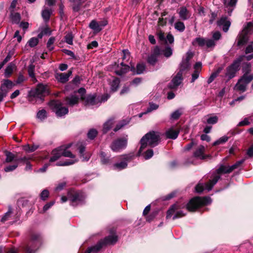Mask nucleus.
Segmentation results:
<instances>
[{
    "instance_id": "f257e3e1",
    "label": "nucleus",
    "mask_w": 253,
    "mask_h": 253,
    "mask_svg": "<svg viewBox=\"0 0 253 253\" xmlns=\"http://www.w3.org/2000/svg\"><path fill=\"white\" fill-rule=\"evenodd\" d=\"M160 141L159 132L156 131H150L146 133L140 140L141 146L139 153H141L148 145L154 147L157 146Z\"/></svg>"
},
{
    "instance_id": "ea45409f",
    "label": "nucleus",
    "mask_w": 253,
    "mask_h": 253,
    "mask_svg": "<svg viewBox=\"0 0 253 253\" xmlns=\"http://www.w3.org/2000/svg\"><path fill=\"white\" fill-rule=\"evenodd\" d=\"M90 28L96 32H100L102 30V28L99 24L95 20H92L89 24Z\"/></svg>"
},
{
    "instance_id": "49530a36",
    "label": "nucleus",
    "mask_w": 253,
    "mask_h": 253,
    "mask_svg": "<svg viewBox=\"0 0 253 253\" xmlns=\"http://www.w3.org/2000/svg\"><path fill=\"white\" fill-rule=\"evenodd\" d=\"M211 180H210L209 182H207L205 184V186L203 185L202 184L199 183L197 185V186L195 187L196 191L198 193H201L204 191V189L207 190L208 191H209L207 188V184L211 182Z\"/></svg>"
},
{
    "instance_id": "8fccbe9b",
    "label": "nucleus",
    "mask_w": 253,
    "mask_h": 253,
    "mask_svg": "<svg viewBox=\"0 0 253 253\" xmlns=\"http://www.w3.org/2000/svg\"><path fill=\"white\" fill-rule=\"evenodd\" d=\"M37 117L38 119H39L41 120H43L45 119L47 117L46 111L44 109L40 110L37 113Z\"/></svg>"
},
{
    "instance_id": "cd10ccee",
    "label": "nucleus",
    "mask_w": 253,
    "mask_h": 253,
    "mask_svg": "<svg viewBox=\"0 0 253 253\" xmlns=\"http://www.w3.org/2000/svg\"><path fill=\"white\" fill-rule=\"evenodd\" d=\"M248 41V36L246 32L243 31L242 33L239 34L237 39V45L241 46L245 44Z\"/></svg>"
},
{
    "instance_id": "b1692460",
    "label": "nucleus",
    "mask_w": 253,
    "mask_h": 253,
    "mask_svg": "<svg viewBox=\"0 0 253 253\" xmlns=\"http://www.w3.org/2000/svg\"><path fill=\"white\" fill-rule=\"evenodd\" d=\"M71 146V144H69L66 145H63L60 146V149L62 156L66 157H69L71 158H75V156L68 149Z\"/></svg>"
},
{
    "instance_id": "6ab92c4d",
    "label": "nucleus",
    "mask_w": 253,
    "mask_h": 253,
    "mask_svg": "<svg viewBox=\"0 0 253 253\" xmlns=\"http://www.w3.org/2000/svg\"><path fill=\"white\" fill-rule=\"evenodd\" d=\"M245 54L240 56H243V60L245 58L247 60L250 61L253 58V41L246 46Z\"/></svg>"
},
{
    "instance_id": "3c124183",
    "label": "nucleus",
    "mask_w": 253,
    "mask_h": 253,
    "mask_svg": "<svg viewBox=\"0 0 253 253\" xmlns=\"http://www.w3.org/2000/svg\"><path fill=\"white\" fill-rule=\"evenodd\" d=\"M229 137L226 136H223L220 137L219 139L215 141L213 143V145L215 146L217 145H219L220 144H223L228 141Z\"/></svg>"
},
{
    "instance_id": "1a4fd4ad",
    "label": "nucleus",
    "mask_w": 253,
    "mask_h": 253,
    "mask_svg": "<svg viewBox=\"0 0 253 253\" xmlns=\"http://www.w3.org/2000/svg\"><path fill=\"white\" fill-rule=\"evenodd\" d=\"M127 143L126 137L119 138L113 141L110 145V148L114 152H120L126 148Z\"/></svg>"
},
{
    "instance_id": "09e8293b",
    "label": "nucleus",
    "mask_w": 253,
    "mask_h": 253,
    "mask_svg": "<svg viewBox=\"0 0 253 253\" xmlns=\"http://www.w3.org/2000/svg\"><path fill=\"white\" fill-rule=\"evenodd\" d=\"M11 20L14 23H18L21 19V16L18 13H13L11 15Z\"/></svg>"
},
{
    "instance_id": "c03bdc74",
    "label": "nucleus",
    "mask_w": 253,
    "mask_h": 253,
    "mask_svg": "<svg viewBox=\"0 0 253 253\" xmlns=\"http://www.w3.org/2000/svg\"><path fill=\"white\" fill-rule=\"evenodd\" d=\"M5 154L6 157L5 162L10 163L13 161L15 162V160L16 159L15 158V156L13 153L8 151H6Z\"/></svg>"
},
{
    "instance_id": "bb28decb",
    "label": "nucleus",
    "mask_w": 253,
    "mask_h": 253,
    "mask_svg": "<svg viewBox=\"0 0 253 253\" xmlns=\"http://www.w3.org/2000/svg\"><path fill=\"white\" fill-rule=\"evenodd\" d=\"M103 247L104 246H103L102 242L99 241L95 245L88 248L84 253H97L103 248Z\"/></svg>"
},
{
    "instance_id": "20e7f679",
    "label": "nucleus",
    "mask_w": 253,
    "mask_h": 253,
    "mask_svg": "<svg viewBox=\"0 0 253 253\" xmlns=\"http://www.w3.org/2000/svg\"><path fill=\"white\" fill-rule=\"evenodd\" d=\"M230 166H226L223 165H220L219 168L217 169L215 173L213 174L212 179L211 182L207 184V188L209 191H210L212 188L213 186L217 182L218 180L220 178V174L222 173H229L232 171L230 170Z\"/></svg>"
},
{
    "instance_id": "7ed1b4c3",
    "label": "nucleus",
    "mask_w": 253,
    "mask_h": 253,
    "mask_svg": "<svg viewBox=\"0 0 253 253\" xmlns=\"http://www.w3.org/2000/svg\"><path fill=\"white\" fill-rule=\"evenodd\" d=\"M211 199L209 197H195L192 199L186 205L187 209L190 211H194L199 207L211 204Z\"/></svg>"
},
{
    "instance_id": "393cba45",
    "label": "nucleus",
    "mask_w": 253,
    "mask_h": 253,
    "mask_svg": "<svg viewBox=\"0 0 253 253\" xmlns=\"http://www.w3.org/2000/svg\"><path fill=\"white\" fill-rule=\"evenodd\" d=\"M194 71L192 75L191 83L194 82L199 77V74L202 69L201 62H197L194 65Z\"/></svg>"
},
{
    "instance_id": "6e6552de",
    "label": "nucleus",
    "mask_w": 253,
    "mask_h": 253,
    "mask_svg": "<svg viewBox=\"0 0 253 253\" xmlns=\"http://www.w3.org/2000/svg\"><path fill=\"white\" fill-rule=\"evenodd\" d=\"M243 61V56H239L233 63L226 68L225 76L229 79H231L235 76V74L239 69L240 63Z\"/></svg>"
},
{
    "instance_id": "9d476101",
    "label": "nucleus",
    "mask_w": 253,
    "mask_h": 253,
    "mask_svg": "<svg viewBox=\"0 0 253 253\" xmlns=\"http://www.w3.org/2000/svg\"><path fill=\"white\" fill-rule=\"evenodd\" d=\"M192 43L194 46L198 45L200 47L206 46L207 48H213L215 45L213 40L202 37L196 38L192 41Z\"/></svg>"
},
{
    "instance_id": "e2e57ef3",
    "label": "nucleus",
    "mask_w": 253,
    "mask_h": 253,
    "mask_svg": "<svg viewBox=\"0 0 253 253\" xmlns=\"http://www.w3.org/2000/svg\"><path fill=\"white\" fill-rule=\"evenodd\" d=\"M159 107V105L155 104V103H152V102H151L149 103V107L147 108V112H150L153 110H155L156 109H157Z\"/></svg>"
},
{
    "instance_id": "de8ad7c7",
    "label": "nucleus",
    "mask_w": 253,
    "mask_h": 253,
    "mask_svg": "<svg viewBox=\"0 0 253 253\" xmlns=\"http://www.w3.org/2000/svg\"><path fill=\"white\" fill-rule=\"evenodd\" d=\"M139 155H143L144 156V158L146 160L149 159L151 158L153 156V151L152 149H148L144 153H142V152L141 153L138 152Z\"/></svg>"
},
{
    "instance_id": "c756f323",
    "label": "nucleus",
    "mask_w": 253,
    "mask_h": 253,
    "mask_svg": "<svg viewBox=\"0 0 253 253\" xmlns=\"http://www.w3.org/2000/svg\"><path fill=\"white\" fill-rule=\"evenodd\" d=\"M51 157L50 158L49 162H53L59 159L62 156L60 147L55 149L52 151Z\"/></svg>"
},
{
    "instance_id": "680f3d73",
    "label": "nucleus",
    "mask_w": 253,
    "mask_h": 253,
    "mask_svg": "<svg viewBox=\"0 0 253 253\" xmlns=\"http://www.w3.org/2000/svg\"><path fill=\"white\" fill-rule=\"evenodd\" d=\"M65 42L69 44H73V36L72 33H68L65 37Z\"/></svg>"
},
{
    "instance_id": "f704fd0d",
    "label": "nucleus",
    "mask_w": 253,
    "mask_h": 253,
    "mask_svg": "<svg viewBox=\"0 0 253 253\" xmlns=\"http://www.w3.org/2000/svg\"><path fill=\"white\" fill-rule=\"evenodd\" d=\"M161 54H163L166 57H169L172 54V49L169 45H167L164 48L161 49Z\"/></svg>"
},
{
    "instance_id": "423d86ee",
    "label": "nucleus",
    "mask_w": 253,
    "mask_h": 253,
    "mask_svg": "<svg viewBox=\"0 0 253 253\" xmlns=\"http://www.w3.org/2000/svg\"><path fill=\"white\" fill-rule=\"evenodd\" d=\"M41 244V236L39 234L32 235L31 241L25 248L26 253H34Z\"/></svg>"
},
{
    "instance_id": "dca6fc26",
    "label": "nucleus",
    "mask_w": 253,
    "mask_h": 253,
    "mask_svg": "<svg viewBox=\"0 0 253 253\" xmlns=\"http://www.w3.org/2000/svg\"><path fill=\"white\" fill-rule=\"evenodd\" d=\"M238 0H223V2L226 10L229 15H231L232 11L236 7Z\"/></svg>"
},
{
    "instance_id": "f3484780",
    "label": "nucleus",
    "mask_w": 253,
    "mask_h": 253,
    "mask_svg": "<svg viewBox=\"0 0 253 253\" xmlns=\"http://www.w3.org/2000/svg\"><path fill=\"white\" fill-rule=\"evenodd\" d=\"M182 75L181 72H178L169 84V87L173 89L179 85L182 80Z\"/></svg>"
},
{
    "instance_id": "79ce46f5",
    "label": "nucleus",
    "mask_w": 253,
    "mask_h": 253,
    "mask_svg": "<svg viewBox=\"0 0 253 253\" xmlns=\"http://www.w3.org/2000/svg\"><path fill=\"white\" fill-rule=\"evenodd\" d=\"M174 28L177 31L180 32H183L185 29L184 23L180 21H177L175 23Z\"/></svg>"
},
{
    "instance_id": "4c0bfd02",
    "label": "nucleus",
    "mask_w": 253,
    "mask_h": 253,
    "mask_svg": "<svg viewBox=\"0 0 253 253\" xmlns=\"http://www.w3.org/2000/svg\"><path fill=\"white\" fill-rule=\"evenodd\" d=\"M14 67V64L10 63L8 64V65L6 67V69H5L4 75L6 77L8 78L10 77V76L13 72V69Z\"/></svg>"
},
{
    "instance_id": "c85d7f7f",
    "label": "nucleus",
    "mask_w": 253,
    "mask_h": 253,
    "mask_svg": "<svg viewBox=\"0 0 253 253\" xmlns=\"http://www.w3.org/2000/svg\"><path fill=\"white\" fill-rule=\"evenodd\" d=\"M247 84L241 78L239 79L234 87V89L244 92L246 90Z\"/></svg>"
},
{
    "instance_id": "a878e982",
    "label": "nucleus",
    "mask_w": 253,
    "mask_h": 253,
    "mask_svg": "<svg viewBox=\"0 0 253 253\" xmlns=\"http://www.w3.org/2000/svg\"><path fill=\"white\" fill-rule=\"evenodd\" d=\"M79 96L76 94H73L66 97L65 100L67 105L73 106L78 103Z\"/></svg>"
},
{
    "instance_id": "4d7b16f0",
    "label": "nucleus",
    "mask_w": 253,
    "mask_h": 253,
    "mask_svg": "<svg viewBox=\"0 0 253 253\" xmlns=\"http://www.w3.org/2000/svg\"><path fill=\"white\" fill-rule=\"evenodd\" d=\"M39 42V39L37 38H31L29 41H28V44L31 47H33L37 45V44Z\"/></svg>"
},
{
    "instance_id": "a211bd4d",
    "label": "nucleus",
    "mask_w": 253,
    "mask_h": 253,
    "mask_svg": "<svg viewBox=\"0 0 253 253\" xmlns=\"http://www.w3.org/2000/svg\"><path fill=\"white\" fill-rule=\"evenodd\" d=\"M103 246L114 245L118 241V236L112 234L106 237L104 239L100 240Z\"/></svg>"
},
{
    "instance_id": "4468645a",
    "label": "nucleus",
    "mask_w": 253,
    "mask_h": 253,
    "mask_svg": "<svg viewBox=\"0 0 253 253\" xmlns=\"http://www.w3.org/2000/svg\"><path fill=\"white\" fill-rule=\"evenodd\" d=\"M109 96L108 95H105L102 96L100 99L96 98L94 95H89L85 99V102L87 105H95L98 104V103L106 101Z\"/></svg>"
},
{
    "instance_id": "39448f33",
    "label": "nucleus",
    "mask_w": 253,
    "mask_h": 253,
    "mask_svg": "<svg viewBox=\"0 0 253 253\" xmlns=\"http://www.w3.org/2000/svg\"><path fill=\"white\" fill-rule=\"evenodd\" d=\"M49 105L57 117H61L68 113V108L63 106L62 103L59 100H52Z\"/></svg>"
},
{
    "instance_id": "4be33fe9",
    "label": "nucleus",
    "mask_w": 253,
    "mask_h": 253,
    "mask_svg": "<svg viewBox=\"0 0 253 253\" xmlns=\"http://www.w3.org/2000/svg\"><path fill=\"white\" fill-rule=\"evenodd\" d=\"M217 23L218 26H222L223 31L225 32H227L228 31L231 25V23L227 20V18L224 16L221 17Z\"/></svg>"
},
{
    "instance_id": "a19ab883",
    "label": "nucleus",
    "mask_w": 253,
    "mask_h": 253,
    "mask_svg": "<svg viewBox=\"0 0 253 253\" xmlns=\"http://www.w3.org/2000/svg\"><path fill=\"white\" fill-rule=\"evenodd\" d=\"M129 120L127 119L121 121L117 124L116 126L114 128V131L115 132L118 131L121 128L125 126L126 125H127L129 123Z\"/></svg>"
},
{
    "instance_id": "a18cd8bd",
    "label": "nucleus",
    "mask_w": 253,
    "mask_h": 253,
    "mask_svg": "<svg viewBox=\"0 0 253 253\" xmlns=\"http://www.w3.org/2000/svg\"><path fill=\"white\" fill-rule=\"evenodd\" d=\"M182 114V109L181 108L177 109L173 112L170 116L171 119L177 120Z\"/></svg>"
},
{
    "instance_id": "2f4dec72",
    "label": "nucleus",
    "mask_w": 253,
    "mask_h": 253,
    "mask_svg": "<svg viewBox=\"0 0 253 253\" xmlns=\"http://www.w3.org/2000/svg\"><path fill=\"white\" fill-rule=\"evenodd\" d=\"M178 14L181 19L183 20H186L189 17V12L185 7H180Z\"/></svg>"
},
{
    "instance_id": "864d4df0",
    "label": "nucleus",
    "mask_w": 253,
    "mask_h": 253,
    "mask_svg": "<svg viewBox=\"0 0 253 253\" xmlns=\"http://www.w3.org/2000/svg\"><path fill=\"white\" fill-rule=\"evenodd\" d=\"M78 149H79V153L81 155V157H83V161H87L89 160V158L87 157H84V153L85 151L84 146L83 145H81L79 147Z\"/></svg>"
},
{
    "instance_id": "0eeeda50",
    "label": "nucleus",
    "mask_w": 253,
    "mask_h": 253,
    "mask_svg": "<svg viewBox=\"0 0 253 253\" xmlns=\"http://www.w3.org/2000/svg\"><path fill=\"white\" fill-rule=\"evenodd\" d=\"M49 93L48 85L43 84H39L37 87L35 89L31 90L30 92L31 96L40 98L48 95Z\"/></svg>"
},
{
    "instance_id": "aec40b11",
    "label": "nucleus",
    "mask_w": 253,
    "mask_h": 253,
    "mask_svg": "<svg viewBox=\"0 0 253 253\" xmlns=\"http://www.w3.org/2000/svg\"><path fill=\"white\" fill-rule=\"evenodd\" d=\"M72 74V71L71 70H69L67 73L56 74L55 78L59 82L65 83L69 80V78Z\"/></svg>"
},
{
    "instance_id": "412c9836",
    "label": "nucleus",
    "mask_w": 253,
    "mask_h": 253,
    "mask_svg": "<svg viewBox=\"0 0 253 253\" xmlns=\"http://www.w3.org/2000/svg\"><path fill=\"white\" fill-rule=\"evenodd\" d=\"M129 66L122 62L120 64H118L115 72L117 75L121 76L127 73L129 70Z\"/></svg>"
},
{
    "instance_id": "e433bc0d",
    "label": "nucleus",
    "mask_w": 253,
    "mask_h": 253,
    "mask_svg": "<svg viewBox=\"0 0 253 253\" xmlns=\"http://www.w3.org/2000/svg\"><path fill=\"white\" fill-rule=\"evenodd\" d=\"M52 13L51 9L44 8L42 13V17L44 21H48L50 18V15Z\"/></svg>"
},
{
    "instance_id": "58836bf2",
    "label": "nucleus",
    "mask_w": 253,
    "mask_h": 253,
    "mask_svg": "<svg viewBox=\"0 0 253 253\" xmlns=\"http://www.w3.org/2000/svg\"><path fill=\"white\" fill-rule=\"evenodd\" d=\"M180 207L177 204L173 205L167 211V218H170L176 210L179 209Z\"/></svg>"
},
{
    "instance_id": "603ef678",
    "label": "nucleus",
    "mask_w": 253,
    "mask_h": 253,
    "mask_svg": "<svg viewBox=\"0 0 253 253\" xmlns=\"http://www.w3.org/2000/svg\"><path fill=\"white\" fill-rule=\"evenodd\" d=\"M77 161L76 159L71 160L65 161L64 162H59L56 165L59 166H69L71 165H73Z\"/></svg>"
},
{
    "instance_id": "7c9ffc66",
    "label": "nucleus",
    "mask_w": 253,
    "mask_h": 253,
    "mask_svg": "<svg viewBox=\"0 0 253 253\" xmlns=\"http://www.w3.org/2000/svg\"><path fill=\"white\" fill-rule=\"evenodd\" d=\"M179 133V130L178 129L170 128L166 131V134L168 138L174 139L177 137Z\"/></svg>"
},
{
    "instance_id": "9b49d317",
    "label": "nucleus",
    "mask_w": 253,
    "mask_h": 253,
    "mask_svg": "<svg viewBox=\"0 0 253 253\" xmlns=\"http://www.w3.org/2000/svg\"><path fill=\"white\" fill-rule=\"evenodd\" d=\"M0 88V102L6 97L9 90L12 87L13 83L9 80H4Z\"/></svg>"
},
{
    "instance_id": "ddd939ff",
    "label": "nucleus",
    "mask_w": 253,
    "mask_h": 253,
    "mask_svg": "<svg viewBox=\"0 0 253 253\" xmlns=\"http://www.w3.org/2000/svg\"><path fill=\"white\" fill-rule=\"evenodd\" d=\"M133 157V155L131 154L122 156L124 161L114 164L113 169L115 170H121L126 168L127 166V162L130 161Z\"/></svg>"
},
{
    "instance_id": "2eb2a0df",
    "label": "nucleus",
    "mask_w": 253,
    "mask_h": 253,
    "mask_svg": "<svg viewBox=\"0 0 253 253\" xmlns=\"http://www.w3.org/2000/svg\"><path fill=\"white\" fill-rule=\"evenodd\" d=\"M161 49L158 46H156L152 54L148 56V62L152 65H154L157 61L158 56L161 55Z\"/></svg>"
},
{
    "instance_id": "bf43d9fd",
    "label": "nucleus",
    "mask_w": 253,
    "mask_h": 253,
    "mask_svg": "<svg viewBox=\"0 0 253 253\" xmlns=\"http://www.w3.org/2000/svg\"><path fill=\"white\" fill-rule=\"evenodd\" d=\"M218 121V117L216 116H211L207 120L208 124L214 125Z\"/></svg>"
},
{
    "instance_id": "473e14b6",
    "label": "nucleus",
    "mask_w": 253,
    "mask_h": 253,
    "mask_svg": "<svg viewBox=\"0 0 253 253\" xmlns=\"http://www.w3.org/2000/svg\"><path fill=\"white\" fill-rule=\"evenodd\" d=\"M35 66L33 64H30L28 67V73L29 77L31 78V80L34 82H37V80L35 75Z\"/></svg>"
},
{
    "instance_id": "f03ea898",
    "label": "nucleus",
    "mask_w": 253,
    "mask_h": 253,
    "mask_svg": "<svg viewBox=\"0 0 253 253\" xmlns=\"http://www.w3.org/2000/svg\"><path fill=\"white\" fill-rule=\"evenodd\" d=\"M69 200L73 206H77L84 203L85 196L82 192H70L68 194V198L66 196L61 197V202L64 203Z\"/></svg>"
},
{
    "instance_id": "774afa93",
    "label": "nucleus",
    "mask_w": 253,
    "mask_h": 253,
    "mask_svg": "<svg viewBox=\"0 0 253 253\" xmlns=\"http://www.w3.org/2000/svg\"><path fill=\"white\" fill-rule=\"evenodd\" d=\"M55 41V39L53 37H51L47 41V47L49 49V50H51L53 49V47L52 46Z\"/></svg>"
},
{
    "instance_id": "69168bd1",
    "label": "nucleus",
    "mask_w": 253,
    "mask_h": 253,
    "mask_svg": "<svg viewBox=\"0 0 253 253\" xmlns=\"http://www.w3.org/2000/svg\"><path fill=\"white\" fill-rule=\"evenodd\" d=\"M17 167H18V164H17L16 163L15 164L6 167L4 168V171L5 172H9V171H13L14 169H15L17 168Z\"/></svg>"
},
{
    "instance_id": "13d9d810",
    "label": "nucleus",
    "mask_w": 253,
    "mask_h": 253,
    "mask_svg": "<svg viewBox=\"0 0 253 253\" xmlns=\"http://www.w3.org/2000/svg\"><path fill=\"white\" fill-rule=\"evenodd\" d=\"M97 134V131L95 129H91L87 133L88 138L90 139H93Z\"/></svg>"
},
{
    "instance_id": "37998d69",
    "label": "nucleus",
    "mask_w": 253,
    "mask_h": 253,
    "mask_svg": "<svg viewBox=\"0 0 253 253\" xmlns=\"http://www.w3.org/2000/svg\"><path fill=\"white\" fill-rule=\"evenodd\" d=\"M120 81L118 78L114 79L113 81L111 83V90L113 91H115L117 90L119 84H120Z\"/></svg>"
},
{
    "instance_id": "72a5a7b5",
    "label": "nucleus",
    "mask_w": 253,
    "mask_h": 253,
    "mask_svg": "<svg viewBox=\"0 0 253 253\" xmlns=\"http://www.w3.org/2000/svg\"><path fill=\"white\" fill-rule=\"evenodd\" d=\"M72 3L73 9L74 11H78L80 10L81 4L85 0H69Z\"/></svg>"
},
{
    "instance_id": "052dcab7",
    "label": "nucleus",
    "mask_w": 253,
    "mask_h": 253,
    "mask_svg": "<svg viewBox=\"0 0 253 253\" xmlns=\"http://www.w3.org/2000/svg\"><path fill=\"white\" fill-rule=\"evenodd\" d=\"M145 69V65L143 63H139L136 66V74H140L143 73Z\"/></svg>"
},
{
    "instance_id": "5701e85b",
    "label": "nucleus",
    "mask_w": 253,
    "mask_h": 253,
    "mask_svg": "<svg viewBox=\"0 0 253 253\" xmlns=\"http://www.w3.org/2000/svg\"><path fill=\"white\" fill-rule=\"evenodd\" d=\"M205 150V147L203 145H200L194 152V156L201 160L206 159L209 156L204 155Z\"/></svg>"
},
{
    "instance_id": "5fc2aeb1",
    "label": "nucleus",
    "mask_w": 253,
    "mask_h": 253,
    "mask_svg": "<svg viewBox=\"0 0 253 253\" xmlns=\"http://www.w3.org/2000/svg\"><path fill=\"white\" fill-rule=\"evenodd\" d=\"M100 156L101 161L102 164H107L109 162V158L106 157V155L105 152H101L100 153Z\"/></svg>"
},
{
    "instance_id": "338daca9",
    "label": "nucleus",
    "mask_w": 253,
    "mask_h": 253,
    "mask_svg": "<svg viewBox=\"0 0 253 253\" xmlns=\"http://www.w3.org/2000/svg\"><path fill=\"white\" fill-rule=\"evenodd\" d=\"M245 161L244 159H242L240 161H239L237 162L235 164L233 165L231 167L230 170H232V171L236 169H237L238 167H239Z\"/></svg>"
},
{
    "instance_id": "0e129e2a",
    "label": "nucleus",
    "mask_w": 253,
    "mask_h": 253,
    "mask_svg": "<svg viewBox=\"0 0 253 253\" xmlns=\"http://www.w3.org/2000/svg\"><path fill=\"white\" fill-rule=\"evenodd\" d=\"M12 213V209L10 207H9L8 211L7 212L5 213L4 215L1 218V222H4L6 221L9 217L10 216L11 213Z\"/></svg>"
},
{
    "instance_id": "6e6d98bb",
    "label": "nucleus",
    "mask_w": 253,
    "mask_h": 253,
    "mask_svg": "<svg viewBox=\"0 0 253 253\" xmlns=\"http://www.w3.org/2000/svg\"><path fill=\"white\" fill-rule=\"evenodd\" d=\"M241 79H243V81L248 84L253 80V75H248L247 74H244Z\"/></svg>"
},
{
    "instance_id": "c9c22d12",
    "label": "nucleus",
    "mask_w": 253,
    "mask_h": 253,
    "mask_svg": "<svg viewBox=\"0 0 253 253\" xmlns=\"http://www.w3.org/2000/svg\"><path fill=\"white\" fill-rule=\"evenodd\" d=\"M114 119H110L105 122L103 125V133H106L112 126L114 124Z\"/></svg>"
},
{
    "instance_id": "f8f14e48",
    "label": "nucleus",
    "mask_w": 253,
    "mask_h": 253,
    "mask_svg": "<svg viewBox=\"0 0 253 253\" xmlns=\"http://www.w3.org/2000/svg\"><path fill=\"white\" fill-rule=\"evenodd\" d=\"M193 56L191 52H187L186 54V57L183 58L181 62L179 65V71L178 72H181V74H184L188 71L190 67V60Z\"/></svg>"
}]
</instances>
